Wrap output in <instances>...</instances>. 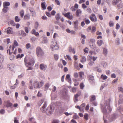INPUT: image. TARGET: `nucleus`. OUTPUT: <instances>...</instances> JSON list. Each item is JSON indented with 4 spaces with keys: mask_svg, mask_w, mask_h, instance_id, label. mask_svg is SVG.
<instances>
[{
    "mask_svg": "<svg viewBox=\"0 0 123 123\" xmlns=\"http://www.w3.org/2000/svg\"><path fill=\"white\" fill-rule=\"evenodd\" d=\"M43 84L44 82L42 81L39 83L38 81H36L34 82V86L35 88H39L42 87L43 85Z\"/></svg>",
    "mask_w": 123,
    "mask_h": 123,
    "instance_id": "1",
    "label": "nucleus"
},
{
    "mask_svg": "<svg viewBox=\"0 0 123 123\" xmlns=\"http://www.w3.org/2000/svg\"><path fill=\"white\" fill-rule=\"evenodd\" d=\"M36 52L37 56L38 57H41L44 54V52L39 47H37L36 49Z\"/></svg>",
    "mask_w": 123,
    "mask_h": 123,
    "instance_id": "2",
    "label": "nucleus"
},
{
    "mask_svg": "<svg viewBox=\"0 0 123 123\" xmlns=\"http://www.w3.org/2000/svg\"><path fill=\"white\" fill-rule=\"evenodd\" d=\"M24 63L25 66L27 67H28L29 66L31 65L32 63H34V62L33 60L31 59L29 61H28V58L25 57L24 60Z\"/></svg>",
    "mask_w": 123,
    "mask_h": 123,
    "instance_id": "3",
    "label": "nucleus"
},
{
    "mask_svg": "<svg viewBox=\"0 0 123 123\" xmlns=\"http://www.w3.org/2000/svg\"><path fill=\"white\" fill-rule=\"evenodd\" d=\"M51 47L53 51L58 50L59 49L58 46L56 42L52 43Z\"/></svg>",
    "mask_w": 123,
    "mask_h": 123,
    "instance_id": "4",
    "label": "nucleus"
},
{
    "mask_svg": "<svg viewBox=\"0 0 123 123\" xmlns=\"http://www.w3.org/2000/svg\"><path fill=\"white\" fill-rule=\"evenodd\" d=\"M70 12H68L65 14L63 13V15L67 18L70 19H72L73 18V16L72 14H70Z\"/></svg>",
    "mask_w": 123,
    "mask_h": 123,
    "instance_id": "5",
    "label": "nucleus"
},
{
    "mask_svg": "<svg viewBox=\"0 0 123 123\" xmlns=\"http://www.w3.org/2000/svg\"><path fill=\"white\" fill-rule=\"evenodd\" d=\"M90 19L92 22H95L97 21V18L94 14H92L89 17Z\"/></svg>",
    "mask_w": 123,
    "mask_h": 123,
    "instance_id": "6",
    "label": "nucleus"
},
{
    "mask_svg": "<svg viewBox=\"0 0 123 123\" xmlns=\"http://www.w3.org/2000/svg\"><path fill=\"white\" fill-rule=\"evenodd\" d=\"M106 105L107 106V109L111 112L112 111V109L110 106V100L108 99L106 102Z\"/></svg>",
    "mask_w": 123,
    "mask_h": 123,
    "instance_id": "7",
    "label": "nucleus"
},
{
    "mask_svg": "<svg viewBox=\"0 0 123 123\" xmlns=\"http://www.w3.org/2000/svg\"><path fill=\"white\" fill-rule=\"evenodd\" d=\"M47 68V66L43 63L41 64L39 66V68L42 70L44 71Z\"/></svg>",
    "mask_w": 123,
    "mask_h": 123,
    "instance_id": "8",
    "label": "nucleus"
},
{
    "mask_svg": "<svg viewBox=\"0 0 123 123\" xmlns=\"http://www.w3.org/2000/svg\"><path fill=\"white\" fill-rule=\"evenodd\" d=\"M4 105L7 107H11L12 106V104L10 102L9 100L4 102Z\"/></svg>",
    "mask_w": 123,
    "mask_h": 123,
    "instance_id": "9",
    "label": "nucleus"
},
{
    "mask_svg": "<svg viewBox=\"0 0 123 123\" xmlns=\"http://www.w3.org/2000/svg\"><path fill=\"white\" fill-rule=\"evenodd\" d=\"M15 67V65L12 64H10L7 65V67L9 69L11 70H13Z\"/></svg>",
    "mask_w": 123,
    "mask_h": 123,
    "instance_id": "10",
    "label": "nucleus"
},
{
    "mask_svg": "<svg viewBox=\"0 0 123 123\" xmlns=\"http://www.w3.org/2000/svg\"><path fill=\"white\" fill-rule=\"evenodd\" d=\"M6 32L7 34H13V32L12 31V28L8 27L7 29Z\"/></svg>",
    "mask_w": 123,
    "mask_h": 123,
    "instance_id": "11",
    "label": "nucleus"
},
{
    "mask_svg": "<svg viewBox=\"0 0 123 123\" xmlns=\"http://www.w3.org/2000/svg\"><path fill=\"white\" fill-rule=\"evenodd\" d=\"M88 80L89 82L91 83H92L94 82V77L93 76L90 75L88 78Z\"/></svg>",
    "mask_w": 123,
    "mask_h": 123,
    "instance_id": "12",
    "label": "nucleus"
},
{
    "mask_svg": "<svg viewBox=\"0 0 123 123\" xmlns=\"http://www.w3.org/2000/svg\"><path fill=\"white\" fill-rule=\"evenodd\" d=\"M101 108L104 114H106L107 113V110L105 106L104 105L102 106L101 107Z\"/></svg>",
    "mask_w": 123,
    "mask_h": 123,
    "instance_id": "13",
    "label": "nucleus"
},
{
    "mask_svg": "<svg viewBox=\"0 0 123 123\" xmlns=\"http://www.w3.org/2000/svg\"><path fill=\"white\" fill-rule=\"evenodd\" d=\"M85 106V104L84 103L82 104L80 106V110L81 112H84V110Z\"/></svg>",
    "mask_w": 123,
    "mask_h": 123,
    "instance_id": "14",
    "label": "nucleus"
},
{
    "mask_svg": "<svg viewBox=\"0 0 123 123\" xmlns=\"http://www.w3.org/2000/svg\"><path fill=\"white\" fill-rule=\"evenodd\" d=\"M66 80L68 82L70 83L71 81V80L70 78V75L68 74L67 75L66 77Z\"/></svg>",
    "mask_w": 123,
    "mask_h": 123,
    "instance_id": "15",
    "label": "nucleus"
},
{
    "mask_svg": "<svg viewBox=\"0 0 123 123\" xmlns=\"http://www.w3.org/2000/svg\"><path fill=\"white\" fill-rule=\"evenodd\" d=\"M47 105L46 102H45L42 108H41V110L43 112H44V111L45 110L44 109H45L47 106Z\"/></svg>",
    "mask_w": 123,
    "mask_h": 123,
    "instance_id": "16",
    "label": "nucleus"
},
{
    "mask_svg": "<svg viewBox=\"0 0 123 123\" xmlns=\"http://www.w3.org/2000/svg\"><path fill=\"white\" fill-rule=\"evenodd\" d=\"M69 51L70 52H72L74 54L75 53V51L74 48H72L71 46L69 47Z\"/></svg>",
    "mask_w": 123,
    "mask_h": 123,
    "instance_id": "17",
    "label": "nucleus"
},
{
    "mask_svg": "<svg viewBox=\"0 0 123 123\" xmlns=\"http://www.w3.org/2000/svg\"><path fill=\"white\" fill-rule=\"evenodd\" d=\"M82 13L81 10L80 9H78L76 11V14L77 16H79L80 14Z\"/></svg>",
    "mask_w": 123,
    "mask_h": 123,
    "instance_id": "18",
    "label": "nucleus"
},
{
    "mask_svg": "<svg viewBox=\"0 0 123 123\" xmlns=\"http://www.w3.org/2000/svg\"><path fill=\"white\" fill-rule=\"evenodd\" d=\"M46 3L45 2H42L41 3V6L43 10H45L46 9Z\"/></svg>",
    "mask_w": 123,
    "mask_h": 123,
    "instance_id": "19",
    "label": "nucleus"
},
{
    "mask_svg": "<svg viewBox=\"0 0 123 123\" xmlns=\"http://www.w3.org/2000/svg\"><path fill=\"white\" fill-rule=\"evenodd\" d=\"M10 3L8 2H5L3 3V6L7 7L10 5Z\"/></svg>",
    "mask_w": 123,
    "mask_h": 123,
    "instance_id": "20",
    "label": "nucleus"
},
{
    "mask_svg": "<svg viewBox=\"0 0 123 123\" xmlns=\"http://www.w3.org/2000/svg\"><path fill=\"white\" fill-rule=\"evenodd\" d=\"M79 74L80 78L82 79V77L84 75V72L81 71L79 72Z\"/></svg>",
    "mask_w": 123,
    "mask_h": 123,
    "instance_id": "21",
    "label": "nucleus"
},
{
    "mask_svg": "<svg viewBox=\"0 0 123 123\" xmlns=\"http://www.w3.org/2000/svg\"><path fill=\"white\" fill-rule=\"evenodd\" d=\"M3 8L2 9V11L5 13H6L9 9V8L8 7H5L3 6Z\"/></svg>",
    "mask_w": 123,
    "mask_h": 123,
    "instance_id": "22",
    "label": "nucleus"
},
{
    "mask_svg": "<svg viewBox=\"0 0 123 123\" xmlns=\"http://www.w3.org/2000/svg\"><path fill=\"white\" fill-rule=\"evenodd\" d=\"M103 43V41L102 40H98L97 42V43L99 46H100Z\"/></svg>",
    "mask_w": 123,
    "mask_h": 123,
    "instance_id": "23",
    "label": "nucleus"
},
{
    "mask_svg": "<svg viewBox=\"0 0 123 123\" xmlns=\"http://www.w3.org/2000/svg\"><path fill=\"white\" fill-rule=\"evenodd\" d=\"M30 18V16L29 14H26L25 15L24 17V19L25 20L29 19Z\"/></svg>",
    "mask_w": 123,
    "mask_h": 123,
    "instance_id": "24",
    "label": "nucleus"
},
{
    "mask_svg": "<svg viewBox=\"0 0 123 123\" xmlns=\"http://www.w3.org/2000/svg\"><path fill=\"white\" fill-rule=\"evenodd\" d=\"M8 24L9 25H11L12 26H15V23L14 21L12 20H11L9 22Z\"/></svg>",
    "mask_w": 123,
    "mask_h": 123,
    "instance_id": "25",
    "label": "nucleus"
},
{
    "mask_svg": "<svg viewBox=\"0 0 123 123\" xmlns=\"http://www.w3.org/2000/svg\"><path fill=\"white\" fill-rule=\"evenodd\" d=\"M18 42H17L16 40H14V42L12 46H14L16 47L18 46Z\"/></svg>",
    "mask_w": 123,
    "mask_h": 123,
    "instance_id": "26",
    "label": "nucleus"
},
{
    "mask_svg": "<svg viewBox=\"0 0 123 123\" xmlns=\"http://www.w3.org/2000/svg\"><path fill=\"white\" fill-rule=\"evenodd\" d=\"M15 21L17 22H18L21 20V19L18 16H15L14 19Z\"/></svg>",
    "mask_w": 123,
    "mask_h": 123,
    "instance_id": "27",
    "label": "nucleus"
},
{
    "mask_svg": "<svg viewBox=\"0 0 123 123\" xmlns=\"http://www.w3.org/2000/svg\"><path fill=\"white\" fill-rule=\"evenodd\" d=\"M19 14L20 16L22 18H23L24 14V11L23 10H21L19 12Z\"/></svg>",
    "mask_w": 123,
    "mask_h": 123,
    "instance_id": "28",
    "label": "nucleus"
},
{
    "mask_svg": "<svg viewBox=\"0 0 123 123\" xmlns=\"http://www.w3.org/2000/svg\"><path fill=\"white\" fill-rule=\"evenodd\" d=\"M86 61V58L85 56H83L80 60V62L82 63L85 62Z\"/></svg>",
    "mask_w": 123,
    "mask_h": 123,
    "instance_id": "29",
    "label": "nucleus"
},
{
    "mask_svg": "<svg viewBox=\"0 0 123 123\" xmlns=\"http://www.w3.org/2000/svg\"><path fill=\"white\" fill-rule=\"evenodd\" d=\"M117 6L119 9L122 8L123 7V4L121 2L120 3L117 5Z\"/></svg>",
    "mask_w": 123,
    "mask_h": 123,
    "instance_id": "30",
    "label": "nucleus"
},
{
    "mask_svg": "<svg viewBox=\"0 0 123 123\" xmlns=\"http://www.w3.org/2000/svg\"><path fill=\"white\" fill-rule=\"evenodd\" d=\"M91 99H90V101L92 102L95 100L96 99L95 96L94 95H92L91 96Z\"/></svg>",
    "mask_w": 123,
    "mask_h": 123,
    "instance_id": "31",
    "label": "nucleus"
},
{
    "mask_svg": "<svg viewBox=\"0 0 123 123\" xmlns=\"http://www.w3.org/2000/svg\"><path fill=\"white\" fill-rule=\"evenodd\" d=\"M81 94V92L80 91H79L78 93L74 95V97L76 98H78V97Z\"/></svg>",
    "mask_w": 123,
    "mask_h": 123,
    "instance_id": "32",
    "label": "nucleus"
},
{
    "mask_svg": "<svg viewBox=\"0 0 123 123\" xmlns=\"http://www.w3.org/2000/svg\"><path fill=\"white\" fill-rule=\"evenodd\" d=\"M49 83H47L45 85V91L47 90L49 87Z\"/></svg>",
    "mask_w": 123,
    "mask_h": 123,
    "instance_id": "33",
    "label": "nucleus"
},
{
    "mask_svg": "<svg viewBox=\"0 0 123 123\" xmlns=\"http://www.w3.org/2000/svg\"><path fill=\"white\" fill-rule=\"evenodd\" d=\"M44 101V99H41L39 101L38 104L40 106H41L42 104L43 103Z\"/></svg>",
    "mask_w": 123,
    "mask_h": 123,
    "instance_id": "34",
    "label": "nucleus"
},
{
    "mask_svg": "<svg viewBox=\"0 0 123 123\" xmlns=\"http://www.w3.org/2000/svg\"><path fill=\"white\" fill-rule=\"evenodd\" d=\"M55 18L56 20H59L60 18V15L58 13L56 14L55 16Z\"/></svg>",
    "mask_w": 123,
    "mask_h": 123,
    "instance_id": "35",
    "label": "nucleus"
},
{
    "mask_svg": "<svg viewBox=\"0 0 123 123\" xmlns=\"http://www.w3.org/2000/svg\"><path fill=\"white\" fill-rule=\"evenodd\" d=\"M103 52L104 54L106 55L107 53V51L106 49L104 48L103 49Z\"/></svg>",
    "mask_w": 123,
    "mask_h": 123,
    "instance_id": "36",
    "label": "nucleus"
},
{
    "mask_svg": "<svg viewBox=\"0 0 123 123\" xmlns=\"http://www.w3.org/2000/svg\"><path fill=\"white\" fill-rule=\"evenodd\" d=\"M119 2L118 0H114L113 1L112 3L113 5H116Z\"/></svg>",
    "mask_w": 123,
    "mask_h": 123,
    "instance_id": "37",
    "label": "nucleus"
},
{
    "mask_svg": "<svg viewBox=\"0 0 123 123\" xmlns=\"http://www.w3.org/2000/svg\"><path fill=\"white\" fill-rule=\"evenodd\" d=\"M101 78L103 80L106 79L107 78V77L106 75H104L103 74H102L101 76Z\"/></svg>",
    "mask_w": 123,
    "mask_h": 123,
    "instance_id": "38",
    "label": "nucleus"
},
{
    "mask_svg": "<svg viewBox=\"0 0 123 123\" xmlns=\"http://www.w3.org/2000/svg\"><path fill=\"white\" fill-rule=\"evenodd\" d=\"M96 30V27L93 26L92 27V33H93Z\"/></svg>",
    "mask_w": 123,
    "mask_h": 123,
    "instance_id": "39",
    "label": "nucleus"
},
{
    "mask_svg": "<svg viewBox=\"0 0 123 123\" xmlns=\"http://www.w3.org/2000/svg\"><path fill=\"white\" fill-rule=\"evenodd\" d=\"M114 24L112 21H110L109 23V25L110 27H113L114 26Z\"/></svg>",
    "mask_w": 123,
    "mask_h": 123,
    "instance_id": "40",
    "label": "nucleus"
},
{
    "mask_svg": "<svg viewBox=\"0 0 123 123\" xmlns=\"http://www.w3.org/2000/svg\"><path fill=\"white\" fill-rule=\"evenodd\" d=\"M39 25V24L38 22H37L35 23V29H37Z\"/></svg>",
    "mask_w": 123,
    "mask_h": 123,
    "instance_id": "41",
    "label": "nucleus"
},
{
    "mask_svg": "<svg viewBox=\"0 0 123 123\" xmlns=\"http://www.w3.org/2000/svg\"><path fill=\"white\" fill-rule=\"evenodd\" d=\"M74 78H77L78 76V73L77 72L74 73Z\"/></svg>",
    "mask_w": 123,
    "mask_h": 123,
    "instance_id": "42",
    "label": "nucleus"
},
{
    "mask_svg": "<svg viewBox=\"0 0 123 123\" xmlns=\"http://www.w3.org/2000/svg\"><path fill=\"white\" fill-rule=\"evenodd\" d=\"M21 33L22 36H25L26 35V34L24 32V31L23 30L21 31Z\"/></svg>",
    "mask_w": 123,
    "mask_h": 123,
    "instance_id": "43",
    "label": "nucleus"
},
{
    "mask_svg": "<svg viewBox=\"0 0 123 123\" xmlns=\"http://www.w3.org/2000/svg\"><path fill=\"white\" fill-rule=\"evenodd\" d=\"M31 44L29 43H27L25 46L26 48L27 49H28L31 47Z\"/></svg>",
    "mask_w": 123,
    "mask_h": 123,
    "instance_id": "44",
    "label": "nucleus"
},
{
    "mask_svg": "<svg viewBox=\"0 0 123 123\" xmlns=\"http://www.w3.org/2000/svg\"><path fill=\"white\" fill-rule=\"evenodd\" d=\"M54 58L55 60L57 61L58 60L59 57L58 55L57 54H55L54 55Z\"/></svg>",
    "mask_w": 123,
    "mask_h": 123,
    "instance_id": "45",
    "label": "nucleus"
},
{
    "mask_svg": "<svg viewBox=\"0 0 123 123\" xmlns=\"http://www.w3.org/2000/svg\"><path fill=\"white\" fill-rule=\"evenodd\" d=\"M85 21L86 25H88L90 23V21L88 19H86Z\"/></svg>",
    "mask_w": 123,
    "mask_h": 123,
    "instance_id": "46",
    "label": "nucleus"
},
{
    "mask_svg": "<svg viewBox=\"0 0 123 123\" xmlns=\"http://www.w3.org/2000/svg\"><path fill=\"white\" fill-rule=\"evenodd\" d=\"M118 110H119L121 113L123 114L122 113V112H123V107L122 108H121L120 107H119V109H118Z\"/></svg>",
    "mask_w": 123,
    "mask_h": 123,
    "instance_id": "47",
    "label": "nucleus"
},
{
    "mask_svg": "<svg viewBox=\"0 0 123 123\" xmlns=\"http://www.w3.org/2000/svg\"><path fill=\"white\" fill-rule=\"evenodd\" d=\"M55 2L57 5H60V2L58 0H55Z\"/></svg>",
    "mask_w": 123,
    "mask_h": 123,
    "instance_id": "48",
    "label": "nucleus"
},
{
    "mask_svg": "<svg viewBox=\"0 0 123 123\" xmlns=\"http://www.w3.org/2000/svg\"><path fill=\"white\" fill-rule=\"evenodd\" d=\"M59 121L57 120H53L52 123H59Z\"/></svg>",
    "mask_w": 123,
    "mask_h": 123,
    "instance_id": "49",
    "label": "nucleus"
},
{
    "mask_svg": "<svg viewBox=\"0 0 123 123\" xmlns=\"http://www.w3.org/2000/svg\"><path fill=\"white\" fill-rule=\"evenodd\" d=\"M14 123H19L18 120L17 119V118L16 117H15L14 118Z\"/></svg>",
    "mask_w": 123,
    "mask_h": 123,
    "instance_id": "50",
    "label": "nucleus"
},
{
    "mask_svg": "<svg viewBox=\"0 0 123 123\" xmlns=\"http://www.w3.org/2000/svg\"><path fill=\"white\" fill-rule=\"evenodd\" d=\"M80 87L81 89H82L84 87V85L83 83H81L80 85Z\"/></svg>",
    "mask_w": 123,
    "mask_h": 123,
    "instance_id": "51",
    "label": "nucleus"
},
{
    "mask_svg": "<svg viewBox=\"0 0 123 123\" xmlns=\"http://www.w3.org/2000/svg\"><path fill=\"white\" fill-rule=\"evenodd\" d=\"M78 117H79L76 114L75 115H74L73 116V118L74 119H77L78 118Z\"/></svg>",
    "mask_w": 123,
    "mask_h": 123,
    "instance_id": "52",
    "label": "nucleus"
},
{
    "mask_svg": "<svg viewBox=\"0 0 123 123\" xmlns=\"http://www.w3.org/2000/svg\"><path fill=\"white\" fill-rule=\"evenodd\" d=\"M42 95V94L40 92H38L37 94V96L38 97H41Z\"/></svg>",
    "mask_w": 123,
    "mask_h": 123,
    "instance_id": "53",
    "label": "nucleus"
},
{
    "mask_svg": "<svg viewBox=\"0 0 123 123\" xmlns=\"http://www.w3.org/2000/svg\"><path fill=\"white\" fill-rule=\"evenodd\" d=\"M118 89L119 91H121L123 93V89L122 87H119L118 88Z\"/></svg>",
    "mask_w": 123,
    "mask_h": 123,
    "instance_id": "54",
    "label": "nucleus"
},
{
    "mask_svg": "<svg viewBox=\"0 0 123 123\" xmlns=\"http://www.w3.org/2000/svg\"><path fill=\"white\" fill-rule=\"evenodd\" d=\"M120 27V26L119 24L118 23H117L116 26V29L117 30H118L119 29Z\"/></svg>",
    "mask_w": 123,
    "mask_h": 123,
    "instance_id": "55",
    "label": "nucleus"
},
{
    "mask_svg": "<svg viewBox=\"0 0 123 123\" xmlns=\"http://www.w3.org/2000/svg\"><path fill=\"white\" fill-rule=\"evenodd\" d=\"M88 115L87 114H86L84 115V118L86 120H87L88 119Z\"/></svg>",
    "mask_w": 123,
    "mask_h": 123,
    "instance_id": "56",
    "label": "nucleus"
},
{
    "mask_svg": "<svg viewBox=\"0 0 123 123\" xmlns=\"http://www.w3.org/2000/svg\"><path fill=\"white\" fill-rule=\"evenodd\" d=\"M25 31L27 33H28L29 32V31L28 30V28L26 27H25Z\"/></svg>",
    "mask_w": 123,
    "mask_h": 123,
    "instance_id": "57",
    "label": "nucleus"
},
{
    "mask_svg": "<svg viewBox=\"0 0 123 123\" xmlns=\"http://www.w3.org/2000/svg\"><path fill=\"white\" fill-rule=\"evenodd\" d=\"M87 50H88V49L87 48H85L84 49V51L86 53H88V51Z\"/></svg>",
    "mask_w": 123,
    "mask_h": 123,
    "instance_id": "58",
    "label": "nucleus"
},
{
    "mask_svg": "<svg viewBox=\"0 0 123 123\" xmlns=\"http://www.w3.org/2000/svg\"><path fill=\"white\" fill-rule=\"evenodd\" d=\"M82 7L83 9H85L87 8V6L84 4H83L82 5Z\"/></svg>",
    "mask_w": 123,
    "mask_h": 123,
    "instance_id": "59",
    "label": "nucleus"
},
{
    "mask_svg": "<svg viewBox=\"0 0 123 123\" xmlns=\"http://www.w3.org/2000/svg\"><path fill=\"white\" fill-rule=\"evenodd\" d=\"M86 0H80L79 3L80 4H81L83 3Z\"/></svg>",
    "mask_w": 123,
    "mask_h": 123,
    "instance_id": "60",
    "label": "nucleus"
},
{
    "mask_svg": "<svg viewBox=\"0 0 123 123\" xmlns=\"http://www.w3.org/2000/svg\"><path fill=\"white\" fill-rule=\"evenodd\" d=\"M55 13L56 12L54 10H53L51 12V14L52 15L54 16L55 15Z\"/></svg>",
    "mask_w": 123,
    "mask_h": 123,
    "instance_id": "61",
    "label": "nucleus"
},
{
    "mask_svg": "<svg viewBox=\"0 0 123 123\" xmlns=\"http://www.w3.org/2000/svg\"><path fill=\"white\" fill-rule=\"evenodd\" d=\"M92 58V56H87V59L88 60H89L90 61H91Z\"/></svg>",
    "mask_w": 123,
    "mask_h": 123,
    "instance_id": "62",
    "label": "nucleus"
},
{
    "mask_svg": "<svg viewBox=\"0 0 123 123\" xmlns=\"http://www.w3.org/2000/svg\"><path fill=\"white\" fill-rule=\"evenodd\" d=\"M94 63V62L92 61H90L89 63V65L90 66H92L93 65Z\"/></svg>",
    "mask_w": 123,
    "mask_h": 123,
    "instance_id": "63",
    "label": "nucleus"
},
{
    "mask_svg": "<svg viewBox=\"0 0 123 123\" xmlns=\"http://www.w3.org/2000/svg\"><path fill=\"white\" fill-rule=\"evenodd\" d=\"M5 113V110L3 109H1L0 111V113L1 114H3Z\"/></svg>",
    "mask_w": 123,
    "mask_h": 123,
    "instance_id": "64",
    "label": "nucleus"
}]
</instances>
